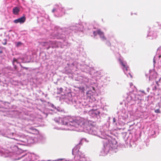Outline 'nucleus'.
Wrapping results in <instances>:
<instances>
[{
	"instance_id": "f257e3e1",
	"label": "nucleus",
	"mask_w": 161,
	"mask_h": 161,
	"mask_svg": "<svg viewBox=\"0 0 161 161\" xmlns=\"http://www.w3.org/2000/svg\"><path fill=\"white\" fill-rule=\"evenodd\" d=\"M73 123L74 124H76L78 125H84L85 122V120L83 118H77L75 119V120L73 121Z\"/></svg>"
},
{
	"instance_id": "9d476101",
	"label": "nucleus",
	"mask_w": 161,
	"mask_h": 161,
	"mask_svg": "<svg viewBox=\"0 0 161 161\" xmlns=\"http://www.w3.org/2000/svg\"><path fill=\"white\" fill-rule=\"evenodd\" d=\"M155 112L156 113H160V111L159 109H157L155 110Z\"/></svg>"
},
{
	"instance_id": "6e6552de",
	"label": "nucleus",
	"mask_w": 161,
	"mask_h": 161,
	"mask_svg": "<svg viewBox=\"0 0 161 161\" xmlns=\"http://www.w3.org/2000/svg\"><path fill=\"white\" fill-rule=\"evenodd\" d=\"M15 62H16L17 63H19L17 59H16L15 58H14L13 59V65H14V64Z\"/></svg>"
},
{
	"instance_id": "2eb2a0df",
	"label": "nucleus",
	"mask_w": 161,
	"mask_h": 161,
	"mask_svg": "<svg viewBox=\"0 0 161 161\" xmlns=\"http://www.w3.org/2000/svg\"><path fill=\"white\" fill-rule=\"evenodd\" d=\"M113 121L114 123L116 121V120L115 118H114L113 119Z\"/></svg>"
},
{
	"instance_id": "6ab92c4d",
	"label": "nucleus",
	"mask_w": 161,
	"mask_h": 161,
	"mask_svg": "<svg viewBox=\"0 0 161 161\" xmlns=\"http://www.w3.org/2000/svg\"><path fill=\"white\" fill-rule=\"evenodd\" d=\"M63 159H58V160H63Z\"/></svg>"
},
{
	"instance_id": "aec40b11",
	"label": "nucleus",
	"mask_w": 161,
	"mask_h": 161,
	"mask_svg": "<svg viewBox=\"0 0 161 161\" xmlns=\"http://www.w3.org/2000/svg\"><path fill=\"white\" fill-rule=\"evenodd\" d=\"M0 53H2V51H0Z\"/></svg>"
},
{
	"instance_id": "ddd939ff",
	"label": "nucleus",
	"mask_w": 161,
	"mask_h": 161,
	"mask_svg": "<svg viewBox=\"0 0 161 161\" xmlns=\"http://www.w3.org/2000/svg\"><path fill=\"white\" fill-rule=\"evenodd\" d=\"M97 32L96 31H93V34L94 35V36H97Z\"/></svg>"
},
{
	"instance_id": "39448f33",
	"label": "nucleus",
	"mask_w": 161,
	"mask_h": 161,
	"mask_svg": "<svg viewBox=\"0 0 161 161\" xmlns=\"http://www.w3.org/2000/svg\"><path fill=\"white\" fill-rule=\"evenodd\" d=\"M97 32L98 34L100 36L101 35H103L104 34L103 32H102L100 30H97Z\"/></svg>"
},
{
	"instance_id": "f03ea898",
	"label": "nucleus",
	"mask_w": 161,
	"mask_h": 161,
	"mask_svg": "<svg viewBox=\"0 0 161 161\" xmlns=\"http://www.w3.org/2000/svg\"><path fill=\"white\" fill-rule=\"evenodd\" d=\"M25 20V18L24 16L22 17L19 18L15 19L14 22L15 23H20V24L23 23Z\"/></svg>"
},
{
	"instance_id": "4468645a",
	"label": "nucleus",
	"mask_w": 161,
	"mask_h": 161,
	"mask_svg": "<svg viewBox=\"0 0 161 161\" xmlns=\"http://www.w3.org/2000/svg\"><path fill=\"white\" fill-rule=\"evenodd\" d=\"M79 89L80 90H82V91H84V87H83L82 88L80 87H79Z\"/></svg>"
},
{
	"instance_id": "f3484780",
	"label": "nucleus",
	"mask_w": 161,
	"mask_h": 161,
	"mask_svg": "<svg viewBox=\"0 0 161 161\" xmlns=\"http://www.w3.org/2000/svg\"><path fill=\"white\" fill-rule=\"evenodd\" d=\"M47 43V42H42V45H43V46H45V45L44 44V43Z\"/></svg>"
},
{
	"instance_id": "a211bd4d",
	"label": "nucleus",
	"mask_w": 161,
	"mask_h": 161,
	"mask_svg": "<svg viewBox=\"0 0 161 161\" xmlns=\"http://www.w3.org/2000/svg\"><path fill=\"white\" fill-rule=\"evenodd\" d=\"M108 42L109 43V45L110 46H111V43H110V42L109 41H108Z\"/></svg>"
},
{
	"instance_id": "dca6fc26",
	"label": "nucleus",
	"mask_w": 161,
	"mask_h": 161,
	"mask_svg": "<svg viewBox=\"0 0 161 161\" xmlns=\"http://www.w3.org/2000/svg\"><path fill=\"white\" fill-rule=\"evenodd\" d=\"M55 10H56V9L55 8H53L52 10V12L53 13H54Z\"/></svg>"
},
{
	"instance_id": "f8f14e48",
	"label": "nucleus",
	"mask_w": 161,
	"mask_h": 161,
	"mask_svg": "<svg viewBox=\"0 0 161 161\" xmlns=\"http://www.w3.org/2000/svg\"><path fill=\"white\" fill-rule=\"evenodd\" d=\"M21 43L20 42H18L17 43V46L18 47L21 44Z\"/></svg>"
},
{
	"instance_id": "4be33fe9",
	"label": "nucleus",
	"mask_w": 161,
	"mask_h": 161,
	"mask_svg": "<svg viewBox=\"0 0 161 161\" xmlns=\"http://www.w3.org/2000/svg\"><path fill=\"white\" fill-rule=\"evenodd\" d=\"M64 124L65 125H66V123Z\"/></svg>"
},
{
	"instance_id": "1a4fd4ad",
	"label": "nucleus",
	"mask_w": 161,
	"mask_h": 161,
	"mask_svg": "<svg viewBox=\"0 0 161 161\" xmlns=\"http://www.w3.org/2000/svg\"><path fill=\"white\" fill-rule=\"evenodd\" d=\"M20 66L21 67L26 69V70H27L28 69V67H23L22 65L20 64Z\"/></svg>"
},
{
	"instance_id": "0eeeda50",
	"label": "nucleus",
	"mask_w": 161,
	"mask_h": 161,
	"mask_svg": "<svg viewBox=\"0 0 161 161\" xmlns=\"http://www.w3.org/2000/svg\"><path fill=\"white\" fill-rule=\"evenodd\" d=\"M2 43L4 45H6L7 43V40L6 39H4L2 42Z\"/></svg>"
},
{
	"instance_id": "5701e85b",
	"label": "nucleus",
	"mask_w": 161,
	"mask_h": 161,
	"mask_svg": "<svg viewBox=\"0 0 161 161\" xmlns=\"http://www.w3.org/2000/svg\"><path fill=\"white\" fill-rule=\"evenodd\" d=\"M75 126H76V125H75Z\"/></svg>"
},
{
	"instance_id": "412c9836",
	"label": "nucleus",
	"mask_w": 161,
	"mask_h": 161,
	"mask_svg": "<svg viewBox=\"0 0 161 161\" xmlns=\"http://www.w3.org/2000/svg\"><path fill=\"white\" fill-rule=\"evenodd\" d=\"M49 47L47 48V49H48L49 48Z\"/></svg>"
},
{
	"instance_id": "7ed1b4c3",
	"label": "nucleus",
	"mask_w": 161,
	"mask_h": 161,
	"mask_svg": "<svg viewBox=\"0 0 161 161\" xmlns=\"http://www.w3.org/2000/svg\"><path fill=\"white\" fill-rule=\"evenodd\" d=\"M19 11V8L17 7H15L13 9V14L15 15H17L18 14Z\"/></svg>"
},
{
	"instance_id": "9b49d317",
	"label": "nucleus",
	"mask_w": 161,
	"mask_h": 161,
	"mask_svg": "<svg viewBox=\"0 0 161 161\" xmlns=\"http://www.w3.org/2000/svg\"><path fill=\"white\" fill-rule=\"evenodd\" d=\"M14 67V69L16 70H17L18 68L16 65H15L14 64V65H13Z\"/></svg>"
},
{
	"instance_id": "20e7f679",
	"label": "nucleus",
	"mask_w": 161,
	"mask_h": 161,
	"mask_svg": "<svg viewBox=\"0 0 161 161\" xmlns=\"http://www.w3.org/2000/svg\"><path fill=\"white\" fill-rule=\"evenodd\" d=\"M119 61L120 62V63L122 64V65L123 66L124 68H125L126 70H127V67L126 66V63H124L123 61L121 60L120 59H119Z\"/></svg>"
},
{
	"instance_id": "423d86ee",
	"label": "nucleus",
	"mask_w": 161,
	"mask_h": 161,
	"mask_svg": "<svg viewBox=\"0 0 161 161\" xmlns=\"http://www.w3.org/2000/svg\"><path fill=\"white\" fill-rule=\"evenodd\" d=\"M100 37L102 38L103 40L104 41L106 39V38L105 36L104 35V34H103V35H101V36H100Z\"/></svg>"
}]
</instances>
